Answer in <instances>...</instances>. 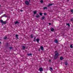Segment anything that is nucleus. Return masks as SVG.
Segmentation results:
<instances>
[{"label": "nucleus", "instance_id": "f257e3e1", "mask_svg": "<svg viewBox=\"0 0 73 73\" xmlns=\"http://www.w3.org/2000/svg\"><path fill=\"white\" fill-rule=\"evenodd\" d=\"M58 56H59V54L58 52H57V51H56L55 52V55L54 56V59H56Z\"/></svg>", "mask_w": 73, "mask_h": 73}, {"label": "nucleus", "instance_id": "f03ea898", "mask_svg": "<svg viewBox=\"0 0 73 73\" xmlns=\"http://www.w3.org/2000/svg\"><path fill=\"white\" fill-rule=\"evenodd\" d=\"M25 4L26 5H29V2L28 1H25Z\"/></svg>", "mask_w": 73, "mask_h": 73}, {"label": "nucleus", "instance_id": "7ed1b4c3", "mask_svg": "<svg viewBox=\"0 0 73 73\" xmlns=\"http://www.w3.org/2000/svg\"><path fill=\"white\" fill-rule=\"evenodd\" d=\"M14 23L15 24H16V25L17 24H20V22H18V21H16L15 22H14Z\"/></svg>", "mask_w": 73, "mask_h": 73}, {"label": "nucleus", "instance_id": "20e7f679", "mask_svg": "<svg viewBox=\"0 0 73 73\" xmlns=\"http://www.w3.org/2000/svg\"><path fill=\"white\" fill-rule=\"evenodd\" d=\"M8 36H4L3 37V39H4V40H7V39H8V37H7Z\"/></svg>", "mask_w": 73, "mask_h": 73}, {"label": "nucleus", "instance_id": "39448f33", "mask_svg": "<svg viewBox=\"0 0 73 73\" xmlns=\"http://www.w3.org/2000/svg\"><path fill=\"white\" fill-rule=\"evenodd\" d=\"M53 3H49L48 4V5H47V7H49L50 6H52V5H53Z\"/></svg>", "mask_w": 73, "mask_h": 73}, {"label": "nucleus", "instance_id": "423d86ee", "mask_svg": "<svg viewBox=\"0 0 73 73\" xmlns=\"http://www.w3.org/2000/svg\"><path fill=\"white\" fill-rule=\"evenodd\" d=\"M39 70L40 72H42L43 71V69L42 68H40Z\"/></svg>", "mask_w": 73, "mask_h": 73}, {"label": "nucleus", "instance_id": "0eeeda50", "mask_svg": "<svg viewBox=\"0 0 73 73\" xmlns=\"http://www.w3.org/2000/svg\"><path fill=\"white\" fill-rule=\"evenodd\" d=\"M50 31L51 32H53L54 31V29L53 27H51V28L50 29Z\"/></svg>", "mask_w": 73, "mask_h": 73}, {"label": "nucleus", "instance_id": "6e6552de", "mask_svg": "<svg viewBox=\"0 0 73 73\" xmlns=\"http://www.w3.org/2000/svg\"><path fill=\"white\" fill-rule=\"evenodd\" d=\"M15 37L16 38H17V39H19V38L18 37H19V35L17 34H16L15 35Z\"/></svg>", "mask_w": 73, "mask_h": 73}, {"label": "nucleus", "instance_id": "1a4fd4ad", "mask_svg": "<svg viewBox=\"0 0 73 73\" xmlns=\"http://www.w3.org/2000/svg\"><path fill=\"white\" fill-rule=\"evenodd\" d=\"M54 42L55 43H58V41L57 39H56L54 40Z\"/></svg>", "mask_w": 73, "mask_h": 73}, {"label": "nucleus", "instance_id": "9d476101", "mask_svg": "<svg viewBox=\"0 0 73 73\" xmlns=\"http://www.w3.org/2000/svg\"><path fill=\"white\" fill-rule=\"evenodd\" d=\"M40 48L42 50H44V47L42 46H40Z\"/></svg>", "mask_w": 73, "mask_h": 73}, {"label": "nucleus", "instance_id": "9b49d317", "mask_svg": "<svg viewBox=\"0 0 73 73\" xmlns=\"http://www.w3.org/2000/svg\"><path fill=\"white\" fill-rule=\"evenodd\" d=\"M37 42H38V43H39V41H40V39L39 38H37L36 40Z\"/></svg>", "mask_w": 73, "mask_h": 73}, {"label": "nucleus", "instance_id": "f8f14e48", "mask_svg": "<svg viewBox=\"0 0 73 73\" xmlns=\"http://www.w3.org/2000/svg\"><path fill=\"white\" fill-rule=\"evenodd\" d=\"M34 15H36L37 13V11L35 10V11L33 12Z\"/></svg>", "mask_w": 73, "mask_h": 73}, {"label": "nucleus", "instance_id": "ddd939ff", "mask_svg": "<svg viewBox=\"0 0 73 73\" xmlns=\"http://www.w3.org/2000/svg\"><path fill=\"white\" fill-rule=\"evenodd\" d=\"M36 37H35L34 38L33 41H35V42H36Z\"/></svg>", "mask_w": 73, "mask_h": 73}, {"label": "nucleus", "instance_id": "4468645a", "mask_svg": "<svg viewBox=\"0 0 73 73\" xmlns=\"http://www.w3.org/2000/svg\"><path fill=\"white\" fill-rule=\"evenodd\" d=\"M31 38H33V37H34V35H33V34H31Z\"/></svg>", "mask_w": 73, "mask_h": 73}, {"label": "nucleus", "instance_id": "2eb2a0df", "mask_svg": "<svg viewBox=\"0 0 73 73\" xmlns=\"http://www.w3.org/2000/svg\"><path fill=\"white\" fill-rule=\"evenodd\" d=\"M64 63L65 64V65H68V63L67 62H64Z\"/></svg>", "mask_w": 73, "mask_h": 73}, {"label": "nucleus", "instance_id": "dca6fc26", "mask_svg": "<svg viewBox=\"0 0 73 73\" xmlns=\"http://www.w3.org/2000/svg\"><path fill=\"white\" fill-rule=\"evenodd\" d=\"M35 17H37V18H38L40 17V15L38 14H37V15L35 16Z\"/></svg>", "mask_w": 73, "mask_h": 73}, {"label": "nucleus", "instance_id": "f3484780", "mask_svg": "<svg viewBox=\"0 0 73 73\" xmlns=\"http://www.w3.org/2000/svg\"><path fill=\"white\" fill-rule=\"evenodd\" d=\"M2 24H7V21H3Z\"/></svg>", "mask_w": 73, "mask_h": 73}, {"label": "nucleus", "instance_id": "a211bd4d", "mask_svg": "<svg viewBox=\"0 0 73 73\" xmlns=\"http://www.w3.org/2000/svg\"><path fill=\"white\" fill-rule=\"evenodd\" d=\"M60 60H63V57L62 56H61L60 58Z\"/></svg>", "mask_w": 73, "mask_h": 73}, {"label": "nucleus", "instance_id": "6ab92c4d", "mask_svg": "<svg viewBox=\"0 0 73 73\" xmlns=\"http://www.w3.org/2000/svg\"><path fill=\"white\" fill-rule=\"evenodd\" d=\"M3 17H7V16L5 15V14H4L3 15Z\"/></svg>", "mask_w": 73, "mask_h": 73}, {"label": "nucleus", "instance_id": "aec40b11", "mask_svg": "<svg viewBox=\"0 0 73 73\" xmlns=\"http://www.w3.org/2000/svg\"><path fill=\"white\" fill-rule=\"evenodd\" d=\"M41 18L42 19V20H44V19H45V17L44 16H43L42 17H41Z\"/></svg>", "mask_w": 73, "mask_h": 73}, {"label": "nucleus", "instance_id": "412c9836", "mask_svg": "<svg viewBox=\"0 0 73 73\" xmlns=\"http://www.w3.org/2000/svg\"><path fill=\"white\" fill-rule=\"evenodd\" d=\"M0 22L1 23H2L3 24V22H4V21H3V20H1L0 21Z\"/></svg>", "mask_w": 73, "mask_h": 73}, {"label": "nucleus", "instance_id": "4be33fe9", "mask_svg": "<svg viewBox=\"0 0 73 73\" xmlns=\"http://www.w3.org/2000/svg\"><path fill=\"white\" fill-rule=\"evenodd\" d=\"M66 25H68V27L70 26V24H69V23L66 24Z\"/></svg>", "mask_w": 73, "mask_h": 73}, {"label": "nucleus", "instance_id": "5701e85b", "mask_svg": "<svg viewBox=\"0 0 73 73\" xmlns=\"http://www.w3.org/2000/svg\"><path fill=\"white\" fill-rule=\"evenodd\" d=\"M23 49H25V47L24 46H23Z\"/></svg>", "mask_w": 73, "mask_h": 73}, {"label": "nucleus", "instance_id": "b1692460", "mask_svg": "<svg viewBox=\"0 0 73 73\" xmlns=\"http://www.w3.org/2000/svg\"><path fill=\"white\" fill-rule=\"evenodd\" d=\"M27 55H28V56H32V54L31 53H30V54H27Z\"/></svg>", "mask_w": 73, "mask_h": 73}, {"label": "nucleus", "instance_id": "393cba45", "mask_svg": "<svg viewBox=\"0 0 73 73\" xmlns=\"http://www.w3.org/2000/svg\"><path fill=\"white\" fill-rule=\"evenodd\" d=\"M70 48H73V46L72 45V44L70 45Z\"/></svg>", "mask_w": 73, "mask_h": 73}, {"label": "nucleus", "instance_id": "a878e982", "mask_svg": "<svg viewBox=\"0 0 73 73\" xmlns=\"http://www.w3.org/2000/svg\"><path fill=\"white\" fill-rule=\"evenodd\" d=\"M50 71H52V70H53V69H52V67H50Z\"/></svg>", "mask_w": 73, "mask_h": 73}, {"label": "nucleus", "instance_id": "bb28decb", "mask_svg": "<svg viewBox=\"0 0 73 73\" xmlns=\"http://www.w3.org/2000/svg\"><path fill=\"white\" fill-rule=\"evenodd\" d=\"M44 2V1L42 0H41L40 1V2L41 3H42Z\"/></svg>", "mask_w": 73, "mask_h": 73}, {"label": "nucleus", "instance_id": "cd10ccee", "mask_svg": "<svg viewBox=\"0 0 73 73\" xmlns=\"http://www.w3.org/2000/svg\"><path fill=\"white\" fill-rule=\"evenodd\" d=\"M44 9H47V7H43Z\"/></svg>", "mask_w": 73, "mask_h": 73}, {"label": "nucleus", "instance_id": "c85d7f7f", "mask_svg": "<svg viewBox=\"0 0 73 73\" xmlns=\"http://www.w3.org/2000/svg\"><path fill=\"white\" fill-rule=\"evenodd\" d=\"M9 49H10V50H11L12 49H13V47H9Z\"/></svg>", "mask_w": 73, "mask_h": 73}, {"label": "nucleus", "instance_id": "c756f323", "mask_svg": "<svg viewBox=\"0 0 73 73\" xmlns=\"http://www.w3.org/2000/svg\"><path fill=\"white\" fill-rule=\"evenodd\" d=\"M39 15H40V16H42V13H39Z\"/></svg>", "mask_w": 73, "mask_h": 73}, {"label": "nucleus", "instance_id": "7c9ffc66", "mask_svg": "<svg viewBox=\"0 0 73 73\" xmlns=\"http://www.w3.org/2000/svg\"><path fill=\"white\" fill-rule=\"evenodd\" d=\"M70 21H73V18H72L70 19Z\"/></svg>", "mask_w": 73, "mask_h": 73}, {"label": "nucleus", "instance_id": "2f4dec72", "mask_svg": "<svg viewBox=\"0 0 73 73\" xmlns=\"http://www.w3.org/2000/svg\"><path fill=\"white\" fill-rule=\"evenodd\" d=\"M6 45L7 46H8V45H9V44H8V43H6Z\"/></svg>", "mask_w": 73, "mask_h": 73}, {"label": "nucleus", "instance_id": "473e14b6", "mask_svg": "<svg viewBox=\"0 0 73 73\" xmlns=\"http://www.w3.org/2000/svg\"><path fill=\"white\" fill-rule=\"evenodd\" d=\"M44 15L45 16H46V13H44Z\"/></svg>", "mask_w": 73, "mask_h": 73}, {"label": "nucleus", "instance_id": "72a5a7b5", "mask_svg": "<svg viewBox=\"0 0 73 73\" xmlns=\"http://www.w3.org/2000/svg\"><path fill=\"white\" fill-rule=\"evenodd\" d=\"M71 12H72V13H73V10H71Z\"/></svg>", "mask_w": 73, "mask_h": 73}, {"label": "nucleus", "instance_id": "f704fd0d", "mask_svg": "<svg viewBox=\"0 0 73 73\" xmlns=\"http://www.w3.org/2000/svg\"><path fill=\"white\" fill-rule=\"evenodd\" d=\"M20 11H21V12H23V10H20Z\"/></svg>", "mask_w": 73, "mask_h": 73}, {"label": "nucleus", "instance_id": "c9c22d12", "mask_svg": "<svg viewBox=\"0 0 73 73\" xmlns=\"http://www.w3.org/2000/svg\"><path fill=\"white\" fill-rule=\"evenodd\" d=\"M49 25H52V24H51V23H49Z\"/></svg>", "mask_w": 73, "mask_h": 73}, {"label": "nucleus", "instance_id": "e433bc0d", "mask_svg": "<svg viewBox=\"0 0 73 73\" xmlns=\"http://www.w3.org/2000/svg\"><path fill=\"white\" fill-rule=\"evenodd\" d=\"M49 62H51V60H49Z\"/></svg>", "mask_w": 73, "mask_h": 73}, {"label": "nucleus", "instance_id": "4c0bfd02", "mask_svg": "<svg viewBox=\"0 0 73 73\" xmlns=\"http://www.w3.org/2000/svg\"><path fill=\"white\" fill-rule=\"evenodd\" d=\"M29 2H31V0H29Z\"/></svg>", "mask_w": 73, "mask_h": 73}, {"label": "nucleus", "instance_id": "58836bf2", "mask_svg": "<svg viewBox=\"0 0 73 73\" xmlns=\"http://www.w3.org/2000/svg\"><path fill=\"white\" fill-rule=\"evenodd\" d=\"M0 44H1V42L0 41Z\"/></svg>", "mask_w": 73, "mask_h": 73}, {"label": "nucleus", "instance_id": "ea45409f", "mask_svg": "<svg viewBox=\"0 0 73 73\" xmlns=\"http://www.w3.org/2000/svg\"><path fill=\"white\" fill-rule=\"evenodd\" d=\"M1 6V5H0V7Z\"/></svg>", "mask_w": 73, "mask_h": 73}]
</instances>
